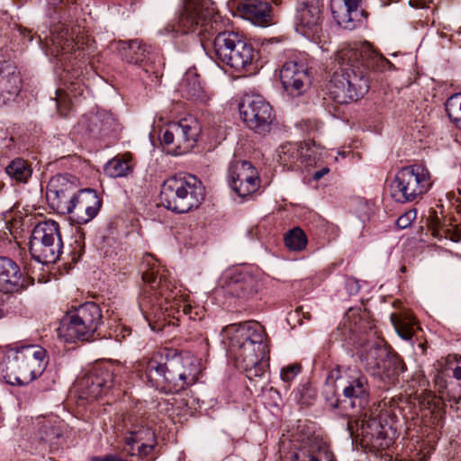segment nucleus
Masks as SVG:
<instances>
[{
  "mask_svg": "<svg viewBox=\"0 0 461 461\" xmlns=\"http://www.w3.org/2000/svg\"><path fill=\"white\" fill-rule=\"evenodd\" d=\"M172 32L196 33L209 39L218 32L213 41L217 59L237 71L249 68L258 57L253 46L237 33L222 32L221 16L211 0H183V8L176 21L168 25Z\"/></svg>",
  "mask_w": 461,
  "mask_h": 461,
  "instance_id": "f257e3e1",
  "label": "nucleus"
},
{
  "mask_svg": "<svg viewBox=\"0 0 461 461\" xmlns=\"http://www.w3.org/2000/svg\"><path fill=\"white\" fill-rule=\"evenodd\" d=\"M376 53L367 43L348 44L335 57L338 68L328 86L330 98L338 104L357 101L368 92L369 69Z\"/></svg>",
  "mask_w": 461,
  "mask_h": 461,
  "instance_id": "f03ea898",
  "label": "nucleus"
},
{
  "mask_svg": "<svg viewBox=\"0 0 461 461\" xmlns=\"http://www.w3.org/2000/svg\"><path fill=\"white\" fill-rule=\"evenodd\" d=\"M222 340L249 379L261 377L269 367V348L263 326L256 321L234 323L221 330Z\"/></svg>",
  "mask_w": 461,
  "mask_h": 461,
  "instance_id": "7ed1b4c3",
  "label": "nucleus"
},
{
  "mask_svg": "<svg viewBox=\"0 0 461 461\" xmlns=\"http://www.w3.org/2000/svg\"><path fill=\"white\" fill-rule=\"evenodd\" d=\"M201 372L198 357L189 353H177L171 348L153 353L146 366L147 377L153 385H163L176 393L194 384Z\"/></svg>",
  "mask_w": 461,
  "mask_h": 461,
  "instance_id": "20e7f679",
  "label": "nucleus"
},
{
  "mask_svg": "<svg viewBox=\"0 0 461 461\" xmlns=\"http://www.w3.org/2000/svg\"><path fill=\"white\" fill-rule=\"evenodd\" d=\"M142 279L150 285L151 289H158V295L166 303L165 312L176 321L191 312V305L187 303L188 295L181 291L167 278V271L161 267L154 257L147 254L141 262Z\"/></svg>",
  "mask_w": 461,
  "mask_h": 461,
  "instance_id": "39448f33",
  "label": "nucleus"
},
{
  "mask_svg": "<svg viewBox=\"0 0 461 461\" xmlns=\"http://www.w3.org/2000/svg\"><path fill=\"white\" fill-rule=\"evenodd\" d=\"M204 195L202 182L192 175L169 177L164 181L160 190L161 203L177 213L198 208Z\"/></svg>",
  "mask_w": 461,
  "mask_h": 461,
  "instance_id": "423d86ee",
  "label": "nucleus"
},
{
  "mask_svg": "<svg viewBox=\"0 0 461 461\" xmlns=\"http://www.w3.org/2000/svg\"><path fill=\"white\" fill-rule=\"evenodd\" d=\"M47 364V351L39 345L10 348L6 352L9 383L28 384L43 372Z\"/></svg>",
  "mask_w": 461,
  "mask_h": 461,
  "instance_id": "0eeeda50",
  "label": "nucleus"
},
{
  "mask_svg": "<svg viewBox=\"0 0 461 461\" xmlns=\"http://www.w3.org/2000/svg\"><path fill=\"white\" fill-rule=\"evenodd\" d=\"M103 323L100 307L94 302L85 303L68 312L58 329L66 342L89 341Z\"/></svg>",
  "mask_w": 461,
  "mask_h": 461,
  "instance_id": "6e6552de",
  "label": "nucleus"
},
{
  "mask_svg": "<svg viewBox=\"0 0 461 461\" xmlns=\"http://www.w3.org/2000/svg\"><path fill=\"white\" fill-rule=\"evenodd\" d=\"M430 173L422 165H411L399 169L389 184L391 197L399 203L420 199L431 187Z\"/></svg>",
  "mask_w": 461,
  "mask_h": 461,
  "instance_id": "1a4fd4ad",
  "label": "nucleus"
},
{
  "mask_svg": "<svg viewBox=\"0 0 461 461\" xmlns=\"http://www.w3.org/2000/svg\"><path fill=\"white\" fill-rule=\"evenodd\" d=\"M62 248L59 226L56 221H45L34 227L29 241V250L34 260L41 264L55 263Z\"/></svg>",
  "mask_w": 461,
  "mask_h": 461,
  "instance_id": "9d476101",
  "label": "nucleus"
},
{
  "mask_svg": "<svg viewBox=\"0 0 461 461\" xmlns=\"http://www.w3.org/2000/svg\"><path fill=\"white\" fill-rule=\"evenodd\" d=\"M330 377L339 381L344 397L349 400L350 407L356 413L364 411L370 402V386L367 377L360 371L340 367L330 372Z\"/></svg>",
  "mask_w": 461,
  "mask_h": 461,
  "instance_id": "9b49d317",
  "label": "nucleus"
},
{
  "mask_svg": "<svg viewBox=\"0 0 461 461\" xmlns=\"http://www.w3.org/2000/svg\"><path fill=\"white\" fill-rule=\"evenodd\" d=\"M202 128L198 120L193 116L170 122L161 136V142L172 146L175 156L186 154L196 145Z\"/></svg>",
  "mask_w": 461,
  "mask_h": 461,
  "instance_id": "f8f14e48",
  "label": "nucleus"
},
{
  "mask_svg": "<svg viewBox=\"0 0 461 461\" xmlns=\"http://www.w3.org/2000/svg\"><path fill=\"white\" fill-rule=\"evenodd\" d=\"M117 50L122 60L129 64L139 66L149 77L158 79L161 77V62L159 57L153 53L150 47L139 40L120 41Z\"/></svg>",
  "mask_w": 461,
  "mask_h": 461,
  "instance_id": "ddd939ff",
  "label": "nucleus"
},
{
  "mask_svg": "<svg viewBox=\"0 0 461 461\" xmlns=\"http://www.w3.org/2000/svg\"><path fill=\"white\" fill-rule=\"evenodd\" d=\"M240 113L245 124L259 134L268 132L275 119L271 105L260 95L245 96Z\"/></svg>",
  "mask_w": 461,
  "mask_h": 461,
  "instance_id": "4468645a",
  "label": "nucleus"
},
{
  "mask_svg": "<svg viewBox=\"0 0 461 461\" xmlns=\"http://www.w3.org/2000/svg\"><path fill=\"white\" fill-rule=\"evenodd\" d=\"M360 412L359 419L348 421L347 426L350 435L354 436L356 433L357 437H361L363 441L374 447L382 449L389 447L393 439L388 436V431L382 421L368 416L366 410Z\"/></svg>",
  "mask_w": 461,
  "mask_h": 461,
  "instance_id": "2eb2a0df",
  "label": "nucleus"
},
{
  "mask_svg": "<svg viewBox=\"0 0 461 461\" xmlns=\"http://www.w3.org/2000/svg\"><path fill=\"white\" fill-rule=\"evenodd\" d=\"M79 190L77 177L71 175H56L48 184L46 196L53 209L66 214Z\"/></svg>",
  "mask_w": 461,
  "mask_h": 461,
  "instance_id": "dca6fc26",
  "label": "nucleus"
},
{
  "mask_svg": "<svg viewBox=\"0 0 461 461\" xmlns=\"http://www.w3.org/2000/svg\"><path fill=\"white\" fill-rule=\"evenodd\" d=\"M228 183L232 191L241 197L255 193L260 185L257 168L246 160H237L230 165Z\"/></svg>",
  "mask_w": 461,
  "mask_h": 461,
  "instance_id": "f3484780",
  "label": "nucleus"
},
{
  "mask_svg": "<svg viewBox=\"0 0 461 461\" xmlns=\"http://www.w3.org/2000/svg\"><path fill=\"white\" fill-rule=\"evenodd\" d=\"M113 385V374L108 368H95L79 378L75 385L81 399L97 400Z\"/></svg>",
  "mask_w": 461,
  "mask_h": 461,
  "instance_id": "a211bd4d",
  "label": "nucleus"
},
{
  "mask_svg": "<svg viewBox=\"0 0 461 461\" xmlns=\"http://www.w3.org/2000/svg\"><path fill=\"white\" fill-rule=\"evenodd\" d=\"M322 0H300L296 30L308 38H319L321 32Z\"/></svg>",
  "mask_w": 461,
  "mask_h": 461,
  "instance_id": "6ab92c4d",
  "label": "nucleus"
},
{
  "mask_svg": "<svg viewBox=\"0 0 461 461\" xmlns=\"http://www.w3.org/2000/svg\"><path fill=\"white\" fill-rule=\"evenodd\" d=\"M280 80L285 90L293 97L304 94L311 85L306 65L295 60L286 61L283 65Z\"/></svg>",
  "mask_w": 461,
  "mask_h": 461,
  "instance_id": "aec40b11",
  "label": "nucleus"
},
{
  "mask_svg": "<svg viewBox=\"0 0 461 461\" xmlns=\"http://www.w3.org/2000/svg\"><path fill=\"white\" fill-rule=\"evenodd\" d=\"M221 285L225 294L230 296L247 298L257 292L258 281L249 272L230 269L222 276Z\"/></svg>",
  "mask_w": 461,
  "mask_h": 461,
  "instance_id": "412c9836",
  "label": "nucleus"
},
{
  "mask_svg": "<svg viewBox=\"0 0 461 461\" xmlns=\"http://www.w3.org/2000/svg\"><path fill=\"white\" fill-rule=\"evenodd\" d=\"M101 200L97 193L91 188L80 189L66 214H72L79 224L89 222L95 218L101 207Z\"/></svg>",
  "mask_w": 461,
  "mask_h": 461,
  "instance_id": "4be33fe9",
  "label": "nucleus"
},
{
  "mask_svg": "<svg viewBox=\"0 0 461 461\" xmlns=\"http://www.w3.org/2000/svg\"><path fill=\"white\" fill-rule=\"evenodd\" d=\"M44 49L48 55L60 57L61 62L70 61L71 55H75V59L78 58L84 50L79 41H75L69 37L68 29H62L57 33L51 32L50 37H46Z\"/></svg>",
  "mask_w": 461,
  "mask_h": 461,
  "instance_id": "5701e85b",
  "label": "nucleus"
},
{
  "mask_svg": "<svg viewBox=\"0 0 461 461\" xmlns=\"http://www.w3.org/2000/svg\"><path fill=\"white\" fill-rule=\"evenodd\" d=\"M330 8L338 24L346 30H354L366 18L359 0H330Z\"/></svg>",
  "mask_w": 461,
  "mask_h": 461,
  "instance_id": "b1692460",
  "label": "nucleus"
},
{
  "mask_svg": "<svg viewBox=\"0 0 461 461\" xmlns=\"http://www.w3.org/2000/svg\"><path fill=\"white\" fill-rule=\"evenodd\" d=\"M156 444L155 432L149 428L140 427L125 436L122 451L129 456L143 457L152 452Z\"/></svg>",
  "mask_w": 461,
  "mask_h": 461,
  "instance_id": "393cba45",
  "label": "nucleus"
},
{
  "mask_svg": "<svg viewBox=\"0 0 461 461\" xmlns=\"http://www.w3.org/2000/svg\"><path fill=\"white\" fill-rule=\"evenodd\" d=\"M8 59L11 53L5 50ZM22 79L17 68L9 60H0V104L13 100L21 90Z\"/></svg>",
  "mask_w": 461,
  "mask_h": 461,
  "instance_id": "a878e982",
  "label": "nucleus"
},
{
  "mask_svg": "<svg viewBox=\"0 0 461 461\" xmlns=\"http://www.w3.org/2000/svg\"><path fill=\"white\" fill-rule=\"evenodd\" d=\"M234 5L242 17L255 25L268 26L272 23L271 5L261 0H234Z\"/></svg>",
  "mask_w": 461,
  "mask_h": 461,
  "instance_id": "bb28decb",
  "label": "nucleus"
},
{
  "mask_svg": "<svg viewBox=\"0 0 461 461\" xmlns=\"http://www.w3.org/2000/svg\"><path fill=\"white\" fill-rule=\"evenodd\" d=\"M19 266L12 259L0 257V293L9 294L23 287Z\"/></svg>",
  "mask_w": 461,
  "mask_h": 461,
  "instance_id": "cd10ccee",
  "label": "nucleus"
},
{
  "mask_svg": "<svg viewBox=\"0 0 461 461\" xmlns=\"http://www.w3.org/2000/svg\"><path fill=\"white\" fill-rule=\"evenodd\" d=\"M403 370L404 365L399 357L387 353V357H384L380 362V367L373 370L371 375L378 377L383 383L381 386L386 388L394 383L396 376L402 373Z\"/></svg>",
  "mask_w": 461,
  "mask_h": 461,
  "instance_id": "c85d7f7f",
  "label": "nucleus"
},
{
  "mask_svg": "<svg viewBox=\"0 0 461 461\" xmlns=\"http://www.w3.org/2000/svg\"><path fill=\"white\" fill-rule=\"evenodd\" d=\"M293 461H335V457L326 444L311 442L294 452Z\"/></svg>",
  "mask_w": 461,
  "mask_h": 461,
  "instance_id": "c756f323",
  "label": "nucleus"
},
{
  "mask_svg": "<svg viewBox=\"0 0 461 461\" xmlns=\"http://www.w3.org/2000/svg\"><path fill=\"white\" fill-rule=\"evenodd\" d=\"M387 353L386 349L381 346V342L368 341L362 345L359 358L366 370L371 374L373 370L380 367V362L387 357Z\"/></svg>",
  "mask_w": 461,
  "mask_h": 461,
  "instance_id": "7c9ffc66",
  "label": "nucleus"
},
{
  "mask_svg": "<svg viewBox=\"0 0 461 461\" xmlns=\"http://www.w3.org/2000/svg\"><path fill=\"white\" fill-rule=\"evenodd\" d=\"M303 149L298 143H286L277 149L279 163L287 169H296L299 163H303Z\"/></svg>",
  "mask_w": 461,
  "mask_h": 461,
  "instance_id": "2f4dec72",
  "label": "nucleus"
},
{
  "mask_svg": "<svg viewBox=\"0 0 461 461\" xmlns=\"http://www.w3.org/2000/svg\"><path fill=\"white\" fill-rule=\"evenodd\" d=\"M117 122L113 115L106 111L97 112L89 118L88 131L97 135H106L116 130Z\"/></svg>",
  "mask_w": 461,
  "mask_h": 461,
  "instance_id": "473e14b6",
  "label": "nucleus"
},
{
  "mask_svg": "<svg viewBox=\"0 0 461 461\" xmlns=\"http://www.w3.org/2000/svg\"><path fill=\"white\" fill-rule=\"evenodd\" d=\"M180 92L183 96L195 101L205 102L207 100L198 77L194 73H187L180 84Z\"/></svg>",
  "mask_w": 461,
  "mask_h": 461,
  "instance_id": "72a5a7b5",
  "label": "nucleus"
},
{
  "mask_svg": "<svg viewBox=\"0 0 461 461\" xmlns=\"http://www.w3.org/2000/svg\"><path fill=\"white\" fill-rule=\"evenodd\" d=\"M390 320L396 332L402 339L407 340L412 338L414 326L416 325V321L413 316L409 313L401 315L392 313Z\"/></svg>",
  "mask_w": 461,
  "mask_h": 461,
  "instance_id": "f704fd0d",
  "label": "nucleus"
},
{
  "mask_svg": "<svg viewBox=\"0 0 461 461\" xmlns=\"http://www.w3.org/2000/svg\"><path fill=\"white\" fill-rule=\"evenodd\" d=\"M6 174L18 183H27L32 174L30 163L23 158L12 160L5 167Z\"/></svg>",
  "mask_w": 461,
  "mask_h": 461,
  "instance_id": "c9c22d12",
  "label": "nucleus"
},
{
  "mask_svg": "<svg viewBox=\"0 0 461 461\" xmlns=\"http://www.w3.org/2000/svg\"><path fill=\"white\" fill-rule=\"evenodd\" d=\"M132 170L131 157L124 155L123 157H116L111 159L104 167V172L110 177L126 176Z\"/></svg>",
  "mask_w": 461,
  "mask_h": 461,
  "instance_id": "e433bc0d",
  "label": "nucleus"
},
{
  "mask_svg": "<svg viewBox=\"0 0 461 461\" xmlns=\"http://www.w3.org/2000/svg\"><path fill=\"white\" fill-rule=\"evenodd\" d=\"M430 229L432 235L438 239H449L452 241L461 240V229L458 227H449L441 222L440 219L435 214L431 217Z\"/></svg>",
  "mask_w": 461,
  "mask_h": 461,
  "instance_id": "4c0bfd02",
  "label": "nucleus"
},
{
  "mask_svg": "<svg viewBox=\"0 0 461 461\" xmlns=\"http://www.w3.org/2000/svg\"><path fill=\"white\" fill-rule=\"evenodd\" d=\"M83 86L79 81H71L67 86V91L58 89L56 91V105L60 115H65L63 108H67L68 101L71 97H76L77 95H82Z\"/></svg>",
  "mask_w": 461,
  "mask_h": 461,
  "instance_id": "58836bf2",
  "label": "nucleus"
},
{
  "mask_svg": "<svg viewBox=\"0 0 461 461\" xmlns=\"http://www.w3.org/2000/svg\"><path fill=\"white\" fill-rule=\"evenodd\" d=\"M284 241L290 250L301 251L306 247L307 238L303 230L297 227L285 235Z\"/></svg>",
  "mask_w": 461,
  "mask_h": 461,
  "instance_id": "ea45409f",
  "label": "nucleus"
},
{
  "mask_svg": "<svg viewBox=\"0 0 461 461\" xmlns=\"http://www.w3.org/2000/svg\"><path fill=\"white\" fill-rule=\"evenodd\" d=\"M446 111L450 120L461 129V95H456L447 99Z\"/></svg>",
  "mask_w": 461,
  "mask_h": 461,
  "instance_id": "a19ab883",
  "label": "nucleus"
},
{
  "mask_svg": "<svg viewBox=\"0 0 461 461\" xmlns=\"http://www.w3.org/2000/svg\"><path fill=\"white\" fill-rule=\"evenodd\" d=\"M301 372V366L294 364L287 366L281 370V378L286 383H290Z\"/></svg>",
  "mask_w": 461,
  "mask_h": 461,
  "instance_id": "79ce46f5",
  "label": "nucleus"
},
{
  "mask_svg": "<svg viewBox=\"0 0 461 461\" xmlns=\"http://www.w3.org/2000/svg\"><path fill=\"white\" fill-rule=\"evenodd\" d=\"M417 212L415 209H411L402 214L396 221V225L400 229H406L412 221L416 219Z\"/></svg>",
  "mask_w": 461,
  "mask_h": 461,
  "instance_id": "37998d69",
  "label": "nucleus"
},
{
  "mask_svg": "<svg viewBox=\"0 0 461 461\" xmlns=\"http://www.w3.org/2000/svg\"><path fill=\"white\" fill-rule=\"evenodd\" d=\"M345 288L349 295L356 294L360 289L358 281L353 277L346 279Z\"/></svg>",
  "mask_w": 461,
  "mask_h": 461,
  "instance_id": "c03bdc74",
  "label": "nucleus"
},
{
  "mask_svg": "<svg viewBox=\"0 0 461 461\" xmlns=\"http://www.w3.org/2000/svg\"><path fill=\"white\" fill-rule=\"evenodd\" d=\"M326 402L328 405L332 409H337L341 403L336 397L334 390L330 389V396H326Z\"/></svg>",
  "mask_w": 461,
  "mask_h": 461,
  "instance_id": "a18cd8bd",
  "label": "nucleus"
},
{
  "mask_svg": "<svg viewBox=\"0 0 461 461\" xmlns=\"http://www.w3.org/2000/svg\"><path fill=\"white\" fill-rule=\"evenodd\" d=\"M18 31H19V33L24 37V38H27L29 41H32V39H33V36L31 32V31L25 29V28H22V27H19L18 28Z\"/></svg>",
  "mask_w": 461,
  "mask_h": 461,
  "instance_id": "49530a36",
  "label": "nucleus"
},
{
  "mask_svg": "<svg viewBox=\"0 0 461 461\" xmlns=\"http://www.w3.org/2000/svg\"><path fill=\"white\" fill-rule=\"evenodd\" d=\"M329 172V168L327 167H324L321 170H318L316 171L314 174H313V179L315 180H319L321 179L324 175H326L327 173Z\"/></svg>",
  "mask_w": 461,
  "mask_h": 461,
  "instance_id": "de8ad7c7",
  "label": "nucleus"
},
{
  "mask_svg": "<svg viewBox=\"0 0 461 461\" xmlns=\"http://www.w3.org/2000/svg\"><path fill=\"white\" fill-rule=\"evenodd\" d=\"M76 0H49V4L53 5V6H57L59 4H67V5H69V4H73L75 3Z\"/></svg>",
  "mask_w": 461,
  "mask_h": 461,
  "instance_id": "09e8293b",
  "label": "nucleus"
},
{
  "mask_svg": "<svg viewBox=\"0 0 461 461\" xmlns=\"http://www.w3.org/2000/svg\"><path fill=\"white\" fill-rule=\"evenodd\" d=\"M453 377L461 380V366L459 364L453 369Z\"/></svg>",
  "mask_w": 461,
  "mask_h": 461,
  "instance_id": "8fccbe9b",
  "label": "nucleus"
},
{
  "mask_svg": "<svg viewBox=\"0 0 461 461\" xmlns=\"http://www.w3.org/2000/svg\"><path fill=\"white\" fill-rule=\"evenodd\" d=\"M303 391H305L309 397H312L313 395V393L310 387H303Z\"/></svg>",
  "mask_w": 461,
  "mask_h": 461,
  "instance_id": "3c124183",
  "label": "nucleus"
},
{
  "mask_svg": "<svg viewBox=\"0 0 461 461\" xmlns=\"http://www.w3.org/2000/svg\"><path fill=\"white\" fill-rule=\"evenodd\" d=\"M456 361L457 364H459L461 366V355L458 357H456Z\"/></svg>",
  "mask_w": 461,
  "mask_h": 461,
  "instance_id": "603ef678",
  "label": "nucleus"
},
{
  "mask_svg": "<svg viewBox=\"0 0 461 461\" xmlns=\"http://www.w3.org/2000/svg\"><path fill=\"white\" fill-rule=\"evenodd\" d=\"M74 77V74L69 76V78L68 79H72Z\"/></svg>",
  "mask_w": 461,
  "mask_h": 461,
  "instance_id": "864d4df0",
  "label": "nucleus"
}]
</instances>
